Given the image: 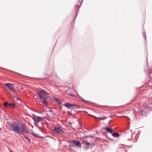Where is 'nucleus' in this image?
Returning <instances> with one entry per match:
<instances>
[{"instance_id": "33", "label": "nucleus", "mask_w": 152, "mask_h": 152, "mask_svg": "<svg viewBox=\"0 0 152 152\" xmlns=\"http://www.w3.org/2000/svg\"><path fill=\"white\" fill-rule=\"evenodd\" d=\"M83 0H82V1H81V3L82 2V1H83Z\"/></svg>"}, {"instance_id": "3", "label": "nucleus", "mask_w": 152, "mask_h": 152, "mask_svg": "<svg viewBox=\"0 0 152 152\" xmlns=\"http://www.w3.org/2000/svg\"><path fill=\"white\" fill-rule=\"evenodd\" d=\"M33 115L34 116L32 117V118L35 121L39 122L43 120V119L40 117L36 116L34 114H33Z\"/></svg>"}, {"instance_id": "18", "label": "nucleus", "mask_w": 152, "mask_h": 152, "mask_svg": "<svg viewBox=\"0 0 152 152\" xmlns=\"http://www.w3.org/2000/svg\"><path fill=\"white\" fill-rule=\"evenodd\" d=\"M77 96L79 97V98H80L83 102H86V101L84 99L82 98L79 95L77 94Z\"/></svg>"}, {"instance_id": "8", "label": "nucleus", "mask_w": 152, "mask_h": 152, "mask_svg": "<svg viewBox=\"0 0 152 152\" xmlns=\"http://www.w3.org/2000/svg\"><path fill=\"white\" fill-rule=\"evenodd\" d=\"M54 130L56 133L62 134L64 132L63 130L56 127L55 128Z\"/></svg>"}, {"instance_id": "23", "label": "nucleus", "mask_w": 152, "mask_h": 152, "mask_svg": "<svg viewBox=\"0 0 152 152\" xmlns=\"http://www.w3.org/2000/svg\"><path fill=\"white\" fill-rule=\"evenodd\" d=\"M38 127V129L40 130L41 131V129L38 126H36Z\"/></svg>"}, {"instance_id": "9", "label": "nucleus", "mask_w": 152, "mask_h": 152, "mask_svg": "<svg viewBox=\"0 0 152 152\" xmlns=\"http://www.w3.org/2000/svg\"><path fill=\"white\" fill-rule=\"evenodd\" d=\"M104 129L106 131L109 133L112 134L113 130L112 129H110L109 127H107L104 128Z\"/></svg>"}, {"instance_id": "17", "label": "nucleus", "mask_w": 152, "mask_h": 152, "mask_svg": "<svg viewBox=\"0 0 152 152\" xmlns=\"http://www.w3.org/2000/svg\"><path fill=\"white\" fill-rule=\"evenodd\" d=\"M107 118V117H99L98 118H99V119L100 120H104V119H106Z\"/></svg>"}, {"instance_id": "10", "label": "nucleus", "mask_w": 152, "mask_h": 152, "mask_svg": "<svg viewBox=\"0 0 152 152\" xmlns=\"http://www.w3.org/2000/svg\"><path fill=\"white\" fill-rule=\"evenodd\" d=\"M31 133L32 134V135H33L35 137H37V138H43V137H40V136H39L37 134H36V133H34V132H31Z\"/></svg>"}, {"instance_id": "4", "label": "nucleus", "mask_w": 152, "mask_h": 152, "mask_svg": "<svg viewBox=\"0 0 152 152\" xmlns=\"http://www.w3.org/2000/svg\"><path fill=\"white\" fill-rule=\"evenodd\" d=\"M84 144L85 145V149L86 151L91 147L90 144L89 142H87L86 141L84 142Z\"/></svg>"}, {"instance_id": "29", "label": "nucleus", "mask_w": 152, "mask_h": 152, "mask_svg": "<svg viewBox=\"0 0 152 152\" xmlns=\"http://www.w3.org/2000/svg\"><path fill=\"white\" fill-rule=\"evenodd\" d=\"M70 96H73V95L72 94H70L69 95Z\"/></svg>"}, {"instance_id": "26", "label": "nucleus", "mask_w": 152, "mask_h": 152, "mask_svg": "<svg viewBox=\"0 0 152 152\" xmlns=\"http://www.w3.org/2000/svg\"><path fill=\"white\" fill-rule=\"evenodd\" d=\"M79 126H81V127H82V126L81 125V124L80 123H79Z\"/></svg>"}, {"instance_id": "28", "label": "nucleus", "mask_w": 152, "mask_h": 152, "mask_svg": "<svg viewBox=\"0 0 152 152\" xmlns=\"http://www.w3.org/2000/svg\"><path fill=\"white\" fill-rule=\"evenodd\" d=\"M82 128V127H81V126H79V128L81 129Z\"/></svg>"}, {"instance_id": "31", "label": "nucleus", "mask_w": 152, "mask_h": 152, "mask_svg": "<svg viewBox=\"0 0 152 152\" xmlns=\"http://www.w3.org/2000/svg\"><path fill=\"white\" fill-rule=\"evenodd\" d=\"M81 5V4H80V5L79 7H80V6Z\"/></svg>"}, {"instance_id": "15", "label": "nucleus", "mask_w": 152, "mask_h": 152, "mask_svg": "<svg viewBox=\"0 0 152 152\" xmlns=\"http://www.w3.org/2000/svg\"><path fill=\"white\" fill-rule=\"evenodd\" d=\"M47 99H42V100H43L42 101V102L45 104L46 106H47V101H46Z\"/></svg>"}, {"instance_id": "16", "label": "nucleus", "mask_w": 152, "mask_h": 152, "mask_svg": "<svg viewBox=\"0 0 152 152\" xmlns=\"http://www.w3.org/2000/svg\"><path fill=\"white\" fill-rule=\"evenodd\" d=\"M3 105L5 107H7L8 106V103L7 102H5L3 104Z\"/></svg>"}, {"instance_id": "32", "label": "nucleus", "mask_w": 152, "mask_h": 152, "mask_svg": "<svg viewBox=\"0 0 152 152\" xmlns=\"http://www.w3.org/2000/svg\"><path fill=\"white\" fill-rule=\"evenodd\" d=\"M1 128H0V131L1 130Z\"/></svg>"}, {"instance_id": "27", "label": "nucleus", "mask_w": 152, "mask_h": 152, "mask_svg": "<svg viewBox=\"0 0 152 152\" xmlns=\"http://www.w3.org/2000/svg\"><path fill=\"white\" fill-rule=\"evenodd\" d=\"M69 113L70 115H72V113H70V111H69Z\"/></svg>"}, {"instance_id": "21", "label": "nucleus", "mask_w": 152, "mask_h": 152, "mask_svg": "<svg viewBox=\"0 0 152 152\" xmlns=\"http://www.w3.org/2000/svg\"><path fill=\"white\" fill-rule=\"evenodd\" d=\"M25 139L27 140L29 142H30V140H31L30 139L28 138V137H27L26 136H25Z\"/></svg>"}, {"instance_id": "25", "label": "nucleus", "mask_w": 152, "mask_h": 152, "mask_svg": "<svg viewBox=\"0 0 152 152\" xmlns=\"http://www.w3.org/2000/svg\"><path fill=\"white\" fill-rule=\"evenodd\" d=\"M143 35V37H144V38H146V37L145 35H144V34Z\"/></svg>"}, {"instance_id": "24", "label": "nucleus", "mask_w": 152, "mask_h": 152, "mask_svg": "<svg viewBox=\"0 0 152 152\" xmlns=\"http://www.w3.org/2000/svg\"><path fill=\"white\" fill-rule=\"evenodd\" d=\"M68 124L70 125H71L72 124L71 122L68 123Z\"/></svg>"}, {"instance_id": "19", "label": "nucleus", "mask_w": 152, "mask_h": 152, "mask_svg": "<svg viewBox=\"0 0 152 152\" xmlns=\"http://www.w3.org/2000/svg\"><path fill=\"white\" fill-rule=\"evenodd\" d=\"M77 96L79 97V98H80L83 102H86V101L84 99L82 98L79 95L77 94Z\"/></svg>"}, {"instance_id": "12", "label": "nucleus", "mask_w": 152, "mask_h": 152, "mask_svg": "<svg viewBox=\"0 0 152 152\" xmlns=\"http://www.w3.org/2000/svg\"><path fill=\"white\" fill-rule=\"evenodd\" d=\"M112 134L113 137H118L119 136V134L116 132L112 133Z\"/></svg>"}, {"instance_id": "1", "label": "nucleus", "mask_w": 152, "mask_h": 152, "mask_svg": "<svg viewBox=\"0 0 152 152\" xmlns=\"http://www.w3.org/2000/svg\"><path fill=\"white\" fill-rule=\"evenodd\" d=\"M11 126L13 131L15 132L17 134L21 132H27L26 127L23 124H19L18 123L13 122L11 124Z\"/></svg>"}, {"instance_id": "20", "label": "nucleus", "mask_w": 152, "mask_h": 152, "mask_svg": "<svg viewBox=\"0 0 152 152\" xmlns=\"http://www.w3.org/2000/svg\"><path fill=\"white\" fill-rule=\"evenodd\" d=\"M77 105L75 104H72L73 108L76 109L77 108Z\"/></svg>"}, {"instance_id": "11", "label": "nucleus", "mask_w": 152, "mask_h": 152, "mask_svg": "<svg viewBox=\"0 0 152 152\" xmlns=\"http://www.w3.org/2000/svg\"><path fill=\"white\" fill-rule=\"evenodd\" d=\"M8 106L10 107V108H14L15 106V104L14 103H10L8 104Z\"/></svg>"}, {"instance_id": "30", "label": "nucleus", "mask_w": 152, "mask_h": 152, "mask_svg": "<svg viewBox=\"0 0 152 152\" xmlns=\"http://www.w3.org/2000/svg\"><path fill=\"white\" fill-rule=\"evenodd\" d=\"M18 99H19V100H20V99H17V100H18Z\"/></svg>"}, {"instance_id": "6", "label": "nucleus", "mask_w": 152, "mask_h": 152, "mask_svg": "<svg viewBox=\"0 0 152 152\" xmlns=\"http://www.w3.org/2000/svg\"><path fill=\"white\" fill-rule=\"evenodd\" d=\"M5 85L7 86L10 90L13 91L14 86L12 84L7 83L5 84Z\"/></svg>"}, {"instance_id": "13", "label": "nucleus", "mask_w": 152, "mask_h": 152, "mask_svg": "<svg viewBox=\"0 0 152 152\" xmlns=\"http://www.w3.org/2000/svg\"><path fill=\"white\" fill-rule=\"evenodd\" d=\"M55 100L58 104H61L62 103L61 102L60 99L57 98H55Z\"/></svg>"}, {"instance_id": "14", "label": "nucleus", "mask_w": 152, "mask_h": 152, "mask_svg": "<svg viewBox=\"0 0 152 152\" xmlns=\"http://www.w3.org/2000/svg\"><path fill=\"white\" fill-rule=\"evenodd\" d=\"M69 146L70 147H74V144L73 140L72 141H70L69 142Z\"/></svg>"}, {"instance_id": "22", "label": "nucleus", "mask_w": 152, "mask_h": 152, "mask_svg": "<svg viewBox=\"0 0 152 152\" xmlns=\"http://www.w3.org/2000/svg\"><path fill=\"white\" fill-rule=\"evenodd\" d=\"M80 106L79 105H77V108L76 109H78L80 108Z\"/></svg>"}, {"instance_id": "7", "label": "nucleus", "mask_w": 152, "mask_h": 152, "mask_svg": "<svg viewBox=\"0 0 152 152\" xmlns=\"http://www.w3.org/2000/svg\"><path fill=\"white\" fill-rule=\"evenodd\" d=\"M64 105L67 107L69 109L72 110L73 108L72 104H70L69 103H66Z\"/></svg>"}, {"instance_id": "5", "label": "nucleus", "mask_w": 152, "mask_h": 152, "mask_svg": "<svg viewBox=\"0 0 152 152\" xmlns=\"http://www.w3.org/2000/svg\"><path fill=\"white\" fill-rule=\"evenodd\" d=\"M73 142H74V145H75V146L80 148L81 147V143L79 141L73 140Z\"/></svg>"}, {"instance_id": "2", "label": "nucleus", "mask_w": 152, "mask_h": 152, "mask_svg": "<svg viewBox=\"0 0 152 152\" xmlns=\"http://www.w3.org/2000/svg\"><path fill=\"white\" fill-rule=\"evenodd\" d=\"M37 94L41 99H47L48 97V93L43 89H41L39 91H37Z\"/></svg>"}]
</instances>
